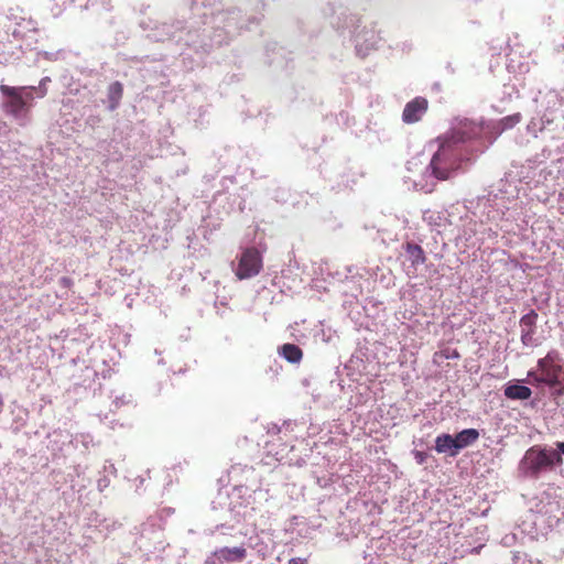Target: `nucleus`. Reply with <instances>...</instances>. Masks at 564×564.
Instances as JSON below:
<instances>
[{
	"instance_id": "4",
	"label": "nucleus",
	"mask_w": 564,
	"mask_h": 564,
	"mask_svg": "<svg viewBox=\"0 0 564 564\" xmlns=\"http://www.w3.org/2000/svg\"><path fill=\"white\" fill-rule=\"evenodd\" d=\"M262 267L263 262L260 251L254 247L246 248L239 258L235 274L239 280L250 279L258 275Z\"/></svg>"
},
{
	"instance_id": "1",
	"label": "nucleus",
	"mask_w": 564,
	"mask_h": 564,
	"mask_svg": "<svg viewBox=\"0 0 564 564\" xmlns=\"http://www.w3.org/2000/svg\"><path fill=\"white\" fill-rule=\"evenodd\" d=\"M564 366L557 350H550L545 357L540 358L536 364V370L528 372V382L531 384L544 383L550 388H555L557 395L564 394Z\"/></svg>"
},
{
	"instance_id": "5",
	"label": "nucleus",
	"mask_w": 564,
	"mask_h": 564,
	"mask_svg": "<svg viewBox=\"0 0 564 564\" xmlns=\"http://www.w3.org/2000/svg\"><path fill=\"white\" fill-rule=\"evenodd\" d=\"M247 556V550L243 546L235 547H220L213 552L212 556L207 560L208 564H225L241 562Z\"/></svg>"
},
{
	"instance_id": "18",
	"label": "nucleus",
	"mask_w": 564,
	"mask_h": 564,
	"mask_svg": "<svg viewBox=\"0 0 564 564\" xmlns=\"http://www.w3.org/2000/svg\"><path fill=\"white\" fill-rule=\"evenodd\" d=\"M414 458H415L417 464H423V463H425V460L427 458V454L424 453V452H421V451H415L414 452Z\"/></svg>"
},
{
	"instance_id": "11",
	"label": "nucleus",
	"mask_w": 564,
	"mask_h": 564,
	"mask_svg": "<svg viewBox=\"0 0 564 564\" xmlns=\"http://www.w3.org/2000/svg\"><path fill=\"white\" fill-rule=\"evenodd\" d=\"M280 354L285 358L289 362L297 364L303 358L302 349L294 344H284L280 348Z\"/></svg>"
},
{
	"instance_id": "14",
	"label": "nucleus",
	"mask_w": 564,
	"mask_h": 564,
	"mask_svg": "<svg viewBox=\"0 0 564 564\" xmlns=\"http://www.w3.org/2000/svg\"><path fill=\"white\" fill-rule=\"evenodd\" d=\"M405 250L410 254L413 265L423 264L426 261L424 250L421 246L408 242Z\"/></svg>"
},
{
	"instance_id": "8",
	"label": "nucleus",
	"mask_w": 564,
	"mask_h": 564,
	"mask_svg": "<svg viewBox=\"0 0 564 564\" xmlns=\"http://www.w3.org/2000/svg\"><path fill=\"white\" fill-rule=\"evenodd\" d=\"M481 133V127L476 123H465L458 129L454 130L447 140H455V145L462 149V144L476 139Z\"/></svg>"
},
{
	"instance_id": "6",
	"label": "nucleus",
	"mask_w": 564,
	"mask_h": 564,
	"mask_svg": "<svg viewBox=\"0 0 564 564\" xmlns=\"http://www.w3.org/2000/svg\"><path fill=\"white\" fill-rule=\"evenodd\" d=\"M525 462L531 475L538 476L542 470L549 469L550 467L547 449L536 446L531 447L525 453Z\"/></svg>"
},
{
	"instance_id": "10",
	"label": "nucleus",
	"mask_w": 564,
	"mask_h": 564,
	"mask_svg": "<svg viewBox=\"0 0 564 564\" xmlns=\"http://www.w3.org/2000/svg\"><path fill=\"white\" fill-rule=\"evenodd\" d=\"M531 394V389L525 386L511 384L505 389V395L512 400H528Z\"/></svg>"
},
{
	"instance_id": "7",
	"label": "nucleus",
	"mask_w": 564,
	"mask_h": 564,
	"mask_svg": "<svg viewBox=\"0 0 564 564\" xmlns=\"http://www.w3.org/2000/svg\"><path fill=\"white\" fill-rule=\"evenodd\" d=\"M429 102L423 97H416L404 107L402 119L405 123H414L421 120L427 110Z\"/></svg>"
},
{
	"instance_id": "15",
	"label": "nucleus",
	"mask_w": 564,
	"mask_h": 564,
	"mask_svg": "<svg viewBox=\"0 0 564 564\" xmlns=\"http://www.w3.org/2000/svg\"><path fill=\"white\" fill-rule=\"evenodd\" d=\"M538 313L531 310L528 314L523 315L520 319L521 332L535 333L536 330Z\"/></svg>"
},
{
	"instance_id": "13",
	"label": "nucleus",
	"mask_w": 564,
	"mask_h": 564,
	"mask_svg": "<svg viewBox=\"0 0 564 564\" xmlns=\"http://www.w3.org/2000/svg\"><path fill=\"white\" fill-rule=\"evenodd\" d=\"M123 95V86L120 82H113L108 87L110 109L117 108Z\"/></svg>"
},
{
	"instance_id": "9",
	"label": "nucleus",
	"mask_w": 564,
	"mask_h": 564,
	"mask_svg": "<svg viewBox=\"0 0 564 564\" xmlns=\"http://www.w3.org/2000/svg\"><path fill=\"white\" fill-rule=\"evenodd\" d=\"M453 437L455 451H452L451 456H456L460 449L474 444L479 438V432L476 429H466Z\"/></svg>"
},
{
	"instance_id": "2",
	"label": "nucleus",
	"mask_w": 564,
	"mask_h": 564,
	"mask_svg": "<svg viewBox=\"0 0 564 564\" xmlns=\"http://www.w3.org/2000/svg\"><path fill=\"white\" fill-rule=\"evenodd\" d=\"M460 164L462 149L455 145V140L444 138L432 156L429 167L435 178L446 181L460 169Z\"/></svg>"
},
{
	"instance_id": "20",
	"label": "nucleus",
	"mask_w": 564,
	"mask_h": 564,
	"mask_svg": "<svg viewBox=\"0 0 564 564\" xmlns=\"http://www.w3.org/2000/svg\"><path fill=\"white\" fill-rule=\"evenodd\" d=\"M307 560L302 557H292L289 560V564H306Z\"/></svg>"
},
{
	"instance_id": "19",
	"label": "nucleus",
	"mask_w": 564,
	"mask_h": 564,
	"mask_svg": "<svg viewBox=\"0 0 564 564\" xmlns=\"http://www.w3.org/2000/svg\"><path fill=\"white\" fill-rule=\"evenodd\" d=\"M59 284L64 288H67L69 289L72 285H73V281L68 276H63L61 280H59Z\"/></svg>"
},
{
	"instance_id": "12",
	"label": "nucleus",
	"mask_w": 564,
	"mask_h": 564,
	"mask_svg": "<svg viewBox=\"0 0 564 564\" xmlns=\"http://www.w3.org/2000/svg\"><path fill=\"white\" fill-rule=\"evenodd\" d=\"M435 451L440 454L447 453L451 455L455 451L454 437L451 434H441L435 438Z\"/></svg>"
},
{
	"instance_id": "21",
	"label": "nucleus",
	"mask_w": 564,
	"mask_h": 564,
	"mask_svg": "<svg viewBox=\"0 0 564 564\" xmlns=\"http://www.w3.org/2000/svg\"><path fill=\"white\" fill-rule=\"evenodd\" d=\"M556 447H557V452L561 454V455H564V442H557L556 443Z\"/></svg>"
},
{
	"instance_id": "16",
	"label": "nucleus",
	"mask_w": 564,
	"mask_h": 564,
	"mask_svg": "<svg viewBox=\"0 0 564 564\" xmlns=\"http://www.w3.org/2000/svg\"><path fill=\"white\" fill-rule=\"evenodd\" d=\"M547 457L550 460L549 469L553 468L555 465H562L563 458L562 455L555 449H547Z\"/></svg>"
},
{
	"instance_id": "17",
	"label": "nucleus",
	"mask_w": 564,
	"mask_h": 564,
	"mask_svg": "<svg viewBox=\"0 0 564 564\" xmlns=\"http://www.w3.org/2000/svg\"><path fill=\"white\" fill-rule=\"evenodd\" d=\"M535 333L521 332V343L527 347L536 346Z\"/></svg>"
},
{
	"instance_id": "3",
	"label": "nucleus",
	"mask_w": 564,
	"mask_h": 564,
	"mask_svg": "<svg viewBox=\"0 0 564 564\" xmlns=\"http://www.w3.org/2000/svg\"><path fill=\"white\" fill-rule=\"evenodd\" d=\"M26 89L35 90V87H13L9 85H0V93L8 97L9 100L3 104L4 111L14 117L19 118L22 113H28L30 110V105L28 104V99H32L31 94L23 93Z\"/></svg>"
}]
</instances>
